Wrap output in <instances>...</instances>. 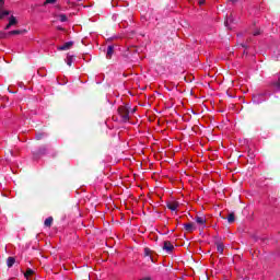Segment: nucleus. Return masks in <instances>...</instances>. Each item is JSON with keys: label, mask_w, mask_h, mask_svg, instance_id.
I'll return each mask as SVG.
<instances>
[{"label": "nucleus", "mask_w": 280, "mask_h": 280, "mask_svg": "<svg viewBox=\"0 0 280 280\" xmlns=\"http://www.w3.org/2000/svg\"><path fill=\"white\" fill-rule=\"evenodd\" d=\"M25 32H27V31L15 30V31L8 32V34H9V36H16L19 34H25Z\"/></svg>", "instance_id": "13"}, {"label": "nucleus", "mask_w": 280, "mask_h": 280, "mask_svg": "<svg viewBox=\"0 0 280 280\" xmlns=\"http://www.w3.org/2000/svg\"><path fill=\"white\" fill-rule=\"evenodd\" d=\"M184 229H185L186 233H194V231H196V228L194 226V223L184 224Z\"/></svg>", "instance_id": "6"}, {"label": "nucleus", "mask_w": 280, "mask_h": 280, "mask_svg": "<svg viewBox=\"0 0 280 280\" xmlns=\"http://www.w3.org/2000/svg\"><path fill=\"white\" fill-rule=\"evenodd\" d=\"M9 24H10L11 26L18 25V24H19V21L16 20V18H15L14 15H11V16L9 18Z\"/></svg>", "instance_id": "14"}, {"label": "nucleus", "mask_w": 280, "mask_h": 280, "mask_svg": "<svg viewBox=\"0 0 280 280\" xmlns=\"http://www.w3.org/2000/svg\"><path fill=\"white\" fill-rule=\"evenodd\" d=\"M43 137H45V133H36L35 139H36V141H40V139H43Z\"/></svg>", "instance_id": "21"}, {"label": "nucleus", "mask_w": 280, "mask_h": 280, "mask_svg": "<svg viewBox=\"0 0 280 280\" xmlns=\"http://www.w3.org/2000/svg\"><path fill=\"white\" fill-rule=\"evenodd\" d=\"M195 221L197 222V224H207V218H205V217H199V215H197L196 218H195Z\"/></svg>", "instance_id": "10"}, {"label": "nucleus", "mask_w": 280, "mask_h": 280, "mask_svg": "<svg viewBox=\"0 0 280 280\" xmlns=\"http://www.w3.org/2000/svg\"><path fill=\"white\" fill-rule=\"evenodd\" d=\"M113 54H115V46L109 45L107 47V52H106L107 60H110V58H113Z\"/></svg>", "instance_id": "5"}, {"label": "nucleus", "mask_w": 280, "mask_h": 280, "mask_svg": "<svg viewBox=\"0 0 280 280\" xmlns=\"http://www.w3.org/2000/svg\"><path fill=\"white\" fill-rule=\"evenodd\" d=\"M32 275H34V270H32V269H30V268H28V269L26 270V272L24 273V276H25L26 279H30V277H32Z\"/></svg>", "instance_id": "17"}, {"label": "nucleus", "mask_w": 280, "mask_h": 280, "mask_svg": "<svg viewBox=\"0 0 280 280\" xmlns=\"http://www.w3.org/2000/svg\"><path fill=\"white\" fill-rule=\"evenodd\" d=\"M167 209H170L171 211H176V209H178V207H180V203L178 201H168L166 203Z\"/></svg>", "instance_id": "3"}, {"label": "nucleus", "mask_w": 280, "mask_h": 280, "mask_svg": "<svg viewBox=\"0 0 280 280\" xmlns=\"http://www.w3.org/2000/svg\"><path fill=\"white\" fill-rule=\"evenodd\" d=\"M231 23H235V20L233 19V13H231L230 16H228L224 21L225 27H230Z\"/></svg>", "instance_id": "9"}, {"label": "nucleus", "mask_w": 280, "mask_h": 280, "mask_svg": "<svg viewBox=\"0 0 280 280\" xmlns=\"http://www.w3.org/2000/svg\"><path fill=\"white\" fill-rule=\"evenodd\" d=\"M10 27H12V24L8 23L4 27V30H10Z\"/></svg>", "instance_id": "26"}, {"label": "nucleus", "mask_w": 280, "mask_h": 280, "mask_svg": "<svg viewBox=\"0 0 280 280\" xmlns=\"http://www.w3.org/2000/svg\"><path fill=\"white\" fill-rule=\"evenodd\" d=\"M207 0H199V5H205V2H206Z\"/></svg>", "instance_id": "27"}, {"label": "nucleus", "mask_w": 280, "mask_h": 280, "mask_svg": "<svg viewBox=\"0 0 280 280\" xmlns=\"http://www.w3.org/2000/svg\"><path fill=\"white\" fill-rule=\"evenodd\" d=\"M144 257H149L150 261L154 264V258L152 257V249H150V247L144 248Z\"/></svg>", "instance_id": "7"}, {"label": "nucleus", "mask_w": 280, "mask_h": 280, "mask_svg": "<svg viewBox=\"0 0 280 280\" xmlns=\"http://www.w3.org/2000/svg\"><path fill=\"white\" fill-rule=\"evenodd\" d=\"M59 21H60L61 23H67V21H68L67 15H65V14H59Z\"/></svg>", "instance_id": "19"}, {"label": "nucleus", "mask_w": 280, "mask_h": 280, "mask_svg": "<svg viewBox=\"0 0 280 280\" xmlns=\"http://www.w3.org/2000/svg\"><path fill=\"white\" fill-rule=\"evenodd\" d=\"M67 65H68V67H71L73 65V58L68 57Z\"/></svg>", "instance_id": "22"}, {"label": "nucleus", "mask_w": 280, "mask_h": 280, "mask_svg": "<svg viewBox=\"0 0 280 280\" xmlns=\"http://www.w3.org/2000/svg\"><path fill=\"white\" fill-rule=\"evenodd\" d=\"M14 264H16V258H14V257H9V258L7 259V266H8V268H12V266H14Z\"/></svg>", "instance_id": "12"}, {"label": "nucleus", "mask_w": 280, "mask_h": 280, "mask_svg": "<svg viewBox=\"0 0 280 280\" xmlns=\"http://www.w3.org/2000/svg\"><path fill=\"white\" fill-rule=\"evenodd\" d=\"M57 30H59L60 32H65V28L62 26H57Z\"/></svg>", "instance_id": "29"}, {"label": "nucleus", "mask_w": 280, "mask_h": 280, "mask_svg": "<svg viewBox=\"0 0 280 280\" xmlns=\"http://www.w3.org/2000/svg\"><path fill=\"white\" fill-rule=\"evenodd\" d=\"M217 250L222 255L224 253V244L222 243H217Z\"/></svg>", "instance_id": "15"}, {"label": "nucleus", "mask_w": 280, "mask_h": 280, "mask_svg": "<svg viewBox=\"0 0 280 280\" xmlns=\"http://www.w3.org/2000/svg\"><path fill=\"white\" fill-rule=\"evenodd\" d=\"M5 5V0H0V8H3Z\"/></svg>", "instance_id": "25"}, {"label": "nucleus", "mask_w": 280, "mask_h": 280, "mask_svg": "<svg viewBox=\"0 0 280 280\" xmlns=\"http://www.w3.org/2000/svg\"><path fill=\"white\" fill-rule=\"evenodd\" d=\"M163 250H166L168 255H172V253L174 252V245H172V242L164 241Z\"/></svg>", "instance_id": "2"}, {"label": "nucleus", "mask_w": 280, "mask_h": 280, "mask_svg": "<svg viewBox=\"0 0 280 280\" xmlns=\"http://www.w3.org/2000/svg\"><path fill=\"white\" fill-rule=\"evenodd\" d=\"M151 278L150 277H145V278H142L140 280H150Z\"/></svg>", "instance_id": "30"}, {"label": "nucleus", "mask_w": 280, "mask_h": 280, "mask_svg": "<svg viewBox=\"0 0 280 280\" xmlns=\"http://www.w3.org/2000/svg\"><path fill=\"white\" fill-rule=\"evenodd\" d=\"M271 85L275 86L277 91H280V81L272 82Z\"/></svg>", "instance_id": "20"}, {"label": "nucleus", "mask_w": 280, "mask_h": 280, "mask_svg": "<svg viewBox=\"0 0 280 280\" xmlns=\"http://www.w3.org/2000/svg\"><path fill=\"white\" fill-rule=\"evenodd\" d=\"M51 224H54V217H48V218L44 221V225L49 229V228H51Z\"/></svg>", "instance_id": "11"}, {"label": "nucleus", "mask_w": 280, "mask_h": 280, "mask_svg": "<svg viewBox=\"0 0 280 280\" xmlns=\"http://www.w3.org/2000/svg\"><path fill=\"white\" fill-rule=\"evenodd\" d=\"M118 115L120 116L124 124L130 121V109L128 108V106L118 107Z\"/></svg>", "instance_id": "1"}, {"label": "nucleus", "mask_w": 280, "mask_h": 280, "mask_svg": "<svg viewBox=\"0 0 280 280\" xmlns=\"http://www.w3.org/2000/svg\"><path fill=\"white\" fill-rule=\"evenodd\" d=\"M10 15V11H1L0 10V21L1 19H3L4 16H9Z\"/></svg>", "instance_id": "18"}, {"label": "nucleus", "mask_w": 280, "mask_h": 280, "mask_svg": "<svg viewBox=\"0 0 280 280\" xmlns=\"http://www.w3.org/2000/svg\"><path fill=\"white\" fill-rule=\"evenodd\" d=\"M71 47H73V42H67L59 47V51H67V49H71Z\"/></svg>", "instance_id": "4"}, {"label": "nucleus", "mask_w": 280, "mask_h": 280, "mask_svg": "<svg viewBox=\"0 0 280 280\" xmlns=\"http://www.w3.org/2000/svg\"><path fill=\"white\" fill-rule=\"evenodd\" d=\"M8 36H10L8 33H5V32H0V39H1V38H8Z\"/></svg>", "instance_id": "23"}, {"label": "nucleus", "mask_w": 280, "mask_h": 280, "mask_svg": "<svg viewBox=\"0 0 280 280\" xmlns=\"http://www.w3.org/2000/svg\"><path fill=\"white\" fill-rule=\"evenodd\" d=\"M57 0H46L44 5H49V3H56Z\"/></svg>", "instance_id": "24"}, {"label": "nucleus", "mask_w": 280, "mask_h": 280, "mask_svg": "<svg viewBox=\"0 0 280 280\" xmlns=\"http://www.w3.org/2000/svg\"><path fill=\"white\" fill-rule=\"evenodd\" d=\"M34 156H40V154H47V147H40L38 151L33 152Z\"/></svg>", "instance_id": "8"}, {"label": "nucleus", "mask_w": 280, "mask_h": 280, "mask_svg": "<svg viewBox=\"0 0 280 280\" xmlns=\"http://www.w3.org/2000/svg\"><path fill=\"white\" fill-rule=\"evenodd\" d=\"M229 1H232V3H237V0H229Z\"/></svg>", "instance_id": "31"}, {"label": "nucleus", "mask_w": 280, "mask_h": 280, "mask_svg": "<svg viewBox=\"0 0 280 280\" xmlns=\"http://www.w3.org/2000/svg\"><path fill=\"white\" fill-rule=\"evenodd\" d=\"M241 47H246V45H244V44H241Z\"/></svg>", "instance_id": "32"}, {"label": "nucleus", "mask_w": 280, "mask_h": 280, "mask_svg": "<svg viewBox=\"0 0 280 280\" xmlns=\"http://www.w3.org/2000/svg\"><path fill=\"white\" fill-rule=\"evenodd\" d=\"M228 222L229 224H233V222H235V213L232 212L228 215Z\"/></svg>", "instance_id": "16"}, {"label": "nucleus", "mask_w": 280, "mask_h": 280, "mask_svg": "<svg viewBox=\"0 0 280 280\" xmlns=\"http://www.w3.org/2000/svg\"><path fill=\"white\" fill-rule=\"evenodd\" d=\"M259 34H261V32H260V31H256V32H254V36H259Z\"/></svg>", "instance_id": "28"}]
</instances>
